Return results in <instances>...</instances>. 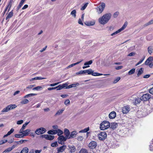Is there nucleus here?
Returning <instances> with one entry per match:
<instances>
[{"mask_svg": "<svg viewBox=\"0 0 153 153\" xmlns=\"http://www.w3.org/2000/svg\"><path fill=\"white\" fill-rule=\"evenodd\" d=\"M111 16V14L110 13H106L99 19L98 21L100 24L104 25L108 22Z\"/></svg>", "mask_w": 153, "mask_h": 153, "instance_id": "f257e3e1", "label": "nucleus"}, {"mask_svg": "<svg viewBox=\"0 0 153 153\" xmlns=\"http://www.w3.org/2000/svg\"><path fill=\"white\" fill-rule=\"evenodd\" d=\"M110 124L108 121H104L102 122L100 126V128L101 130H104L110 127Z\"/></svg>", "mask_w": 153, "mask_h": 153, "instance_id": "f03ea898", "label": "nucleus"}, {"mask_svg": "<svg viewBox=\"0 0 153 153\" xmlns=\"http://www.w3.org/2000/svg\"><path fill=\"white\" fill-rule=\"evenodd\" d=\"M100 4V5L95 8V9L97 10V13L99 14L102 13L105 7V4L104 3L101 2Z\"/></svg>", "mask_w": 153, "mask_h": 153, "instance_id": "7ed1b4c3", "label": "nucleus"}, {"mask_svg": "<svg viewBox=\"0 0 153 153\" xmlns=\"http://www.w3.org/2000/svg\"><path fill=\"white\" fill-rule=\"evenodd\" d=\"M17 107V105L15 104H11L7 105L6 107L3 109L2 112H7Z\"/></svg>", "mask_w": 153, "mask_h": 153, "instance_id": "20e7f679", "label": "nucleus"}, {"mask_svg": "<svg viewBox=\"0 0 153 153\" xmlns=\"http://www.w3.org/2000/svg\"><path fill=\"white\" fill-rule=\"evenodd\" d=\"M151 95L148 93L143 94L140 97L141 100L143 101H149L151 97Z\"/></svg>", "mask_w": 153, "mask_h": 153, "instance_id": "39448f33", "label": "nucleus"}, {"mask_svg": "<svg viewBox=\"0 0 153 153\" xmlns=\"http://www.w3.org/2000/svg\"><path fill=\"white\" fill-rule=\"evenodd\" d=\"M98 135L99 139L101 140H105L107 136L106 133L104 131L101 132Z\"/></svg>", "mask_w": 153, "mask_h": 153, "instance_id": "423d86ee", "label": "nucleus"}, {"mask_svg": "<svg viewBox=\"0 0 153 153\" xmlns=\"http://www.w3.org/2000/svg\"><path fill=\"white\" fill-rule=\"evenodd\" d=\"M46 131V129L42 127L37 128L35 131V133L37 135L42 134Z\"/></svg>", "mask_w": 153, "mask_h": 153, "instance_id": "0eeeda50", "label": "nucleus"}, {"mask_svg": "<svg viewBox=\"0 0 153 153\" xmlns=\"http://www.w3.org/2000/svg\"><path fill=\"white\" fill-rule=\"evenodd\" d=\"M91 69H89L88 70H82V71H80L79 72H77L76 74L77 75H79V74H88L90 75V74H91Z\"/></svg>", "mask_w": 153, "mask_h": 153, "instance_id": "6e6552de", "label": "nucleus"}, {"mask_svg": "<svg viewBox=\"0 0 153 153\" xmlns=\"http://www.w3.org/2000/svg\"><path fill=\"white\" fill-rule=\"evenodd\" d=\"M40 137L44 138L46 139L50 140H52L54 138V137L53 135H48V134L42 135L40 136Z\"/></svg>", "mask_w": 153, "mask_h": 153, "instance_id": "1a4fd4ad", "label": "nucleus"}, {"mask_svg": "<svg viewBox=\"0 0 153 153\" xmlns=\"http://www.w3.org/2000/svg\"><path fill=\"white\" fill-rule=\"evenodd\" d=\"M97 146L96 142L94 141H91L89 144L88 146L90 149H95Z\"/></svg>", "mask_w": 153, "mask_h": 153, "instance_id": "9d476101", "label": "nucleus"}, {"mask_svg": "<svg viewBox=\"0 0 153 153\" xmlns=\"http://www.w3.org/2000/svg\"><path fill=\"white\" fill-rule=\"evenodd\" d=\"M66 146L65 145H63L59 148H57V152L56 153H59V152H62L65 151L66 149Z\"/></svg>", "mask_w": 153, "mask_h": 153, "instance_id": "9b49d317", "label": "nucleus"}, {"mask_svg": "<svg viewBox=\"0 0 153 153\" xmlns=\"http://www.w3.org/2000/svg\"><path fill=\"white\" fill-rule=\"evenodd\" d=\"M122 110L123 114H126L130 111V108L128 106H126L123 107Z\"/></svg>", "mask_w": 153, "mask_h": 153, "instance_id": "f8f14e48", "label": "nucleus"}, {"mask_svg": "<svg viewBox=\"0 0 153 153\" xmlns=\"http://www.w3.org/2000/svg\"><path fill=\"white\" fill-rule=\"evenodd\" d=\"M116 116V112L115 111H112L109 114V117L110 119H113Z\"/></svg>", "mask_w": 153, "mask_h": 153, "instance_id": "ddd939ff", "label": "nucleus"}, {"mask_svg": "<svg viewBox=\"0 0 153 153\" xmlns=\"http://www.w3.org/2000/svg\"><path fill=\"white\" fill-rule=\"evenodd\" d=\"M68 85V84L66 83H64L62 85H60L58 86V89H57V90H60L62 88L66 87Z\"/></svg>", "mask_w": 153, "mask_h": 153, "instance_id": "4468645a", "label": "nucleus"}, {"mask_svg": "<svg viewBox=\"0 0 153 153\" xmlns=\"http://www.w3.org/2000/svg\"><path fill=\"white\" fill-rule=\"evenodd\" d=\"M64 134L66 137V138H68V139H69V135H70V132L68 129L67 128H65L64 129Z\"/></svg>", "mask_w": 153, "mask_h": 153, "instance_id": "2eb2a0df", "label": "nucleus"}, {"mask_svg": "<svg viewBox=\"0 0 153 153\" xmlns=\"http://www.w3.org/2000/svg\"><path fill=\"white\" fill-rule=\"evenodd\" d=\"M77 134V132L75 131H74L72 132L70 135L69 136V139L74 138L75 137V136Z\"/></svg>", "mask_w": 153, "mask_h": 153, "instance_id": "dca6fc26", "label": "nucleus"}, {"mask_svg": "<svg viewBox=\"0 0 153 153\" xmlns=\"http://www.w3.org/2000/svg\"><path fill=\"white\" fill-rule=\"evenodd\" d=\"M118 126V124L115 123H111L110 126L113 130L115 129Z\"/></svg>", "mask_w": 153, "mask_h": 153, "instance_id": "f3484780", "label": "nucleus"}, {"mask_svg": "<svg viewBox=\"0 0 153 153\" xmlns=\"http://www.w3.org/2000/svg\"><path fill=\"white\" fill-rule=\"evenodd\" d=\"M68 138H66V137H65L63 135H61L59 136L58 138V139L59 140H60L63 141H65Z\"/></svg>", "mask_w": 153, "mask_h": 153, "instance_id": "a211bd4d", "label": "nucleus"}, {"mask_svg": "<svg viewBox=\"0 0 153 153\" xmlns=\"http://www.w3.org/2000/svg\"><path fill=\"white\" fill-rule=\"evenodd\" d=\"M13 10H12L11 12L9 13L8 15L6 17V19L8 21L9 19L10 18L13 16Z\"/></svg>", "mask_w": 153, "mask_h": 153, "instance_id": "6ab92c4d", "label": "nucleus"}, {"mask_svg": "<svg viewBox=\"0 0 153 153\" xmlns=\"http://www.w3.org/2000/svg\"><path fill=\"white\" fill-rule=\"evenodd\" d=\"M36 95L37 94L31 93L25 95L24 97V98H27L33 96H36Z\"/></svg>", "mask_w": 153, "mask_h": 153, "instance_id": "aec40b11", "label": "nucleus"}, {"mask_svg": "<svg viewBox=\"0 0 153 153\" xmlns=\"http://www.w3.org/2000/svg\"><path fill=\"white\" fill-rule=\"evenodd\" d=\"M45 78H42L41 77H36L34 78H33L30 80V81H32L35 80H41L45 79Z\"/></svg>", "mask_w": 153, "mask_h": 153, "instance_id": "412c9836", "label": "nucleus"}, {"mask_svg": "<svg viewBox=\"0 0 153 153\" xmlns=\"http://www.w3.org/2000/svg\"><path fill=\"white\" fill-rule=\"evenodd\" d=\"M69 148L70 149V152L72 153L74 152L76 150L75 147L74 146H69Z\"/></svg>", "mask_w": 153, "mask_h": 153, "instance_id": "4be33fe9", "label": "nucleus"}, {"mask_svg": "<svg viewBox=\"0 0 153 153\" xmlns=\"http://www.w3.org/2000/svg\"><path fill=\"white\" fill-rule=\"evenodd\" d=\"M30 129H27L25 130L24 131V132L23 133V134L24 135V136H27L28 134L30 132Z\"/></svg>", "mask_w": 153, "mask_h": 153, "instance_id": "5701e85b", "label": "nucleus"}, {"mask_svg": "<svg viewBox=\"0 0 153 153\" xmlns=\"http://www.w3.org/2000/svg\"><path fill=\"white\" fill-rule=\"evenodd\" d=\"M64 110V109L62 108L61 110H58L56 113L55 114V116H56L57 115H59L61 114Z\"/></svg>", "mask_w": 153, "mask_h": 153, "instance_id": "b1692460", "label": "nucleus"}, {"mask_svg": "<svg viewBox=\"0 0 153 153\" xmlns=\"http://www.w3.org/2000/svg\"><path fill=\"white\" fill-rule=\"evenodd\" d=\"M29 151V149L27 147L24 148L21 151L20 153H27Z\"/></svg>", "mask_w": 153, "mask_h": 153, "instance_id": "393cba45", "label": "nucleus"}, {"mask_svg": "<svg viewBox=\"0 0 153 153\" xmlns=\"http://www.w3.org/2000/svg\"><path fill=\"white\" fill-rule=\"evenodd\" d=\"M143 69L142 68H140L138 71L137 74V76H140L141 74H143Z\"/></svg>", "mask_w": 153, "mask_h": 153, "instance_id": "a878e982", "label": "nucleus"}, {"mask_svg": "<svg viewBox=\"0 0 153 153\" xmlns=\"http://www.w3.org/2000/svg\"><path fill=\"white\" fill-rule=\"evenodd\" d=\"M25 0H21L19 5L17 7V10H18L22 7Z\"/></svg>", "mask_w": 153, "mask_h": 153, "instance_id": "bb28decb", "label": "nucleus"}, {"mask_svg": "<svg viewBox=\"0 0 153 153\" xmlns=\"http://www.w3.org/2000/svg\"><path fill=\"white\" fill-rule=\"evenodd\" d=\"M153 24V19L151 20L150 21H149L148 23L145 24L143 25L144 27H145L149 25H152Z\"/></svg>", "mask_w": 153, "mask_h": 153, "instance_id": "cd10ccee", "label": "nucleus"}, {"mask_svg": "<svg viewBox=\"0 0 153 153\" xmlns=\"http://www.w3.org/2000/svg\"><path fill=\"white\" fill-rule=\"evenodd\" d=\"M148 51L149 53L151 55L153 51V48L152 46L149 47L148 48Z\"/></svg>", "mask_w": 153, "mask_h": 153, "instance_id": "c85d7f7f", "label": "nucleus"}, {"mask_svg": "<svg viewBox=\"0 0 153 153\" xmlns=\"http://www.w3.org/2000/svg\"><path fill=\"white\" fill-rule=\"evenodd\" d=\"M85 24L87 26H90L93 25H94L95 22H85Z\"/></svg>", "mask_w": 153, "mask_h": 153, "instance_id": "c756f323", "label": "nucleus"}, {"mask_svg": "<svg viewBox=\"0 0 153 153\" xmlns=\"http://www.w3.org/2000/svg\"><path fill=\"white\" fill-rule=\"evenodd\" d=\"M56 130H50L48 131V133L49 134H56Z\"/></svg>", "mask_w": 153, "mask_h": 153, "instance_id": "7c9ffc66", "label": "nucleus"}, {"mask_svg": "<svg viewBox=\"0 0 153 153\" xmlns=\"http://www.w3.org/2000/svg\"><path fill=\"white\" fill-rule=\"evenodd\" d=\"M56 134L57 133V135L58 136H60V135L62 134H63V132L60 129H58L57 130H56Z\"/></svg>", "mask_w": 153, "mask_h": 153, "instance_id": "2f4dec72", "label": "nucleus"}, {"mask_svg": "<svg viewBox=\"0 0 153 153\" xmlns=\"http://www.w3.org/2000/svg\"><path fill=\"white\" fill-rule=\"evenodd\" d=\"M76 10H74L71 12V15L75 18L76 16Z\"/></svg>", "mask_w": 153, "mask_h": 153, "instance_id": "473e14b6", "label": "nucleus"}, {"mask_svg": "<svg viewBox=\"0 0 153 153\" xmlns=\"http://www.w3.org/2000/svg\"><path fill=\"white\" fill-rule=\"evenodd\" d=\"M127 23L126 22H125L122 27L120 29H119L121 32L127 26Z\"/></svg>", "mask_w": 153, "mask_h": 153, "instance_id": "72a5a7b5", "label": "nucleus"}, {"mask_svg": "<svg viewBox=\"0 0 153 153\" xmlns=\"http://www.w3.org/2000/svg\"><path fill=\"white\" fill-rule=\"evenodd\" d=\"M43 88L41 86H38L36 87H35L33 88V90H36V91H39L41 89H42Z\"/></svg>", "mask_w": 153, "mask_h": 153, "instance_id": "f704fd0d", "label": "nucleus"}, {"mask_svg": "<svg viewBox=\"0 0 153 153\" xmlns=\"http://www.w3.org/2000/svg\"><path fill=\"white\" fill-rule=\"evenodd\" d=\"M29 102V101L27 99H25L22 100L21 102V103L22 104H25L28 103Z\"/></svg>", "mask_w": 153, "mask_h": 153, "instance_id": "c9c22d12", "label": "nucleus"}, {"mask_svg": "<svg viewBox=\"0 0 153 153\" xmlns=\"http://www.w3.org/2000/svg\"><path fill=\"white\" fill-rule=\"evenodd\" d=\"M135 69L133 68L129 71L128 72V74L129 75H131L134 74V73L135 72Z\"/></svg>", "mask_w": 153, "mask_h": 153, "instance_id": "e433bc0d", "label": "nucleus"}, {"mask_svg": "<svg viewBox=\"0 0 153 153\" xmlns=\"http://www.w3.org/2000/svg\"><path fill=\"white\" fill-rule=\"evenodd\" d=\"M93 62V61L92 60L89 61L87 62H85L84 64L85 65H91Z\"/></svg>", "mask_w": 153, "mask_h": 153, "instance_id": "4c0bfd02", "label": "nucleus"}, {"mask_svg": "<svg viewBox=\"0 0 153 153\" xmlns=\"http://www.w3.org/2000/svg\"><path fill=\"white\" fill-rule=\"evenodd\" d=\"M88 3H86L83 6H82L81 8H80V10H84L85 8H86V7H87V6H88Z\"/></svg>", "mask_w": 153, "mask_h": 153, "instance_id": "58836bf2", "label": "nucleus"}, {"mask_svg": "<svg viewBox=\"0 0 153 153\" xmlns=\"http://www.w3.org/2000/svg\"><path fill=\"white\" fill-rule=\"evenodd\" d=\"M15 137L16 138H22L24 137V135L22 134H16L15 135Z\"/></svg>", "mask_w": 153, "mask_h": 153, "instance_id": "ea45409f", "label": "nucleus"}, {"mask_svg": "<svg viewBox=\"0 0 153 153\" xmlns=\"http://www.w3.org/2000/svg\"><path fill=\"white\" fill-rule=\"evenodd\" d=\"M79 153H88V152L85 149H82L79 151Z\"/></svg>", "mask_w": 153, "mask_h": 153, "instance_id": "a19ab883", "label": "nucleus"}, {"mask_svg": "<svg viewBox=\"0 0 153 153\" xmlns=\"http://www.w3.org/2000/svg\"><path fill=\"white\" fill-rule=\"evenodd\" d=\"M120 32H121V31H120V30L119 29L117 30V31L113 33H112L111 34V36H114L115 35H117V34H118V33H120Z\"/></svg>", "mask_w": 153, "mask_h": 153, "instance_id": "79ce46f5", "label": "nucleus"}, {"mask_svg": "<svg viewBox=\"0 0 153 153\" xmlns=\"http://www.w3.org/2000/svg\"><path fill=\"white\" fill-rule=\"evenodd\" d=\"M89 130V128L88 127L85 128L83 130H82L79 131L80 132H86L88 131Z\"/></svg>", "mask_w": 153, "mask_h": 153, "instance_id": "37998d69", "label": "nucleus"}, {"mask_svg": "<svg viewBox=\"0 0 153 153\" xmlns=\"http://www.w3.org/2000/svg\"><path fill=\"white\" fill-rule=\"evenodd\" d=\"M58 146V144L57 142H55L54 143H53L51 144V146L53 147H56Z\"/></svg>", "mask_w": 153, "mask_h": 153, "instance_id": "c03bdc74", "label": "nucleus"}, {"mask_svg": "<svg viewBox=\"0 0 153 153\" xmlns=\"http://www.w3.org/2000/svg\"><path fill=\"white\" fill-rule=\"evenodd\" d=\"M12 149L10 147H9L6 149L3 152L4 153L5 152H9L12 150Z\"/></svg>", "mask_w": 153, "mask_h": 153, "instance_id": "a18cd8bd", "label": "nucleus"}, {"mask_svg": "<svg viewBox=\"0 0 153 153\" xmlns=\"http://www.w3.org/2000/svg\"><path fill=\"white\" fill-rule=\"evenodd\" d=\"M14 131V130L13 128H11V129L10 130L7 132V134H8L9 135L11 134L12 133H13V132Z\"/></svg>", "mask_w": 153, "mask_h": 153, "instance_id": "49530a36", "label": "nucleus"}, {"mask_svg": "<svg viewBox=\"0 0 153 153\" xmlns=\"http://www.w3.org/2000/svg\"><path fill=\"white\" fill-rule=\"evenodd\" d=\"M7 142V140H1L0 141V145L3 144L4 143H6Z\"/></svg>", "mask_w": 153, "mask_h": 153, "instance_id": "de8ad7c7", "label": "nucleus"}, {"mask_svg": "<svg viewBox=\"0 0 153 153\" xmlns=\"http://www.w3.org/2000/svg\"><path fill=\"white\" fill-rule=\"evenodd\" d=\"M140 100H140V98L137 99H136L135 102V104L136 105L138 103H139L140 102Z\"/></svg>", "mask_w": 153, "mask_h": 153, "instance_id": "09e8293b", "label": "nucleus"}, {"mask_svg": "<svg viewBox=\"0 0 153 153\" xmlns=\"http://www.w3.org/2000/svg\"><path fill=\"white\" fill-rule=\"evenodd\" d=\"M91 74H90V75H92L94 76H97V75H96L97 73L96 72H94V71L92 70V69H91Z\"/></svg>", "mask_w": 153, "mask_h": 153, "instance_id": "8fccbe9b", "label": "nucleus"}, {"mask_svg": "<svg viewBox=\"0 0 153 153\" xmlns=\"http://www.w3.org/2000/svg\"><path fill=\"white\" fill-rule=\"evenodd\" d=\"M58 86H56L55 87L48 88V89L49 91H51V90L55 89H58Z\"/></svg>", "mask_w": 153, "mask_h": 153, "instance_id": "3c124183", "label": "nucleus"}, {"mask_svg": "<svg viewBox=\"0 0 153 153\" xmlns=\"http://www.w3.org/2000/svg\"><path fill=\"white\" fill-rule=\"evenodd\" d=\"M11 3H9V4L7 6V7L5 9L4 11V13H5V12L7 11V9L8 8H9L10 9V7L11 6Z\"/></svg>", "mask_w": 153, "mask_h": 153, "instance_id": "603ef678", "label": "nucleus"}, {"mask_svg": "<svg viewBox=\"0 0 153 153\" xmlns=\"http://www.w3.org/2000/svg\"><path fill=\"white\" fill-rule=\"evenodd\" d=\"M120 79V77H117L116 79L114 80V83H116Z\"/></svg>", "mask_w": 153, "mask_h": 153, "instance_id": "864d4df0", "label": "nucleus"}, {"mask_svg": "<svg viewBox=\"0 0 153 153\" xmlns=\"http://www.w3.org/2000/svg\"><path fill=\"white\" fill-rule=\"evenodd\" d=\"M147 61H149L150 62L152 61L153 60V58L152 56L149 57L147 59Z\"/></svg>", "mask_w": 153, "mask_h": 153, "instance_id": "5fc2aeb1", "label": "nucleus"}, {"mask_svg": "<svg viewBox=\"0 0 153 153\" xmlns=\"http://www.w3.org/2000/svg\"><path fill=\"white\" fill-rule=\"evenodd\" d=\"M79 85V84L78 83H76L75 84H71L72 88L78 86Z\"/></svg>", "mask_w": 153, "mask_h": 153, "instance_id": "6e6d98bb", "label": "nucleus"}, {"mask_svg": "<svg viewBox=\"0 0 153 153\" xmlns=\"http://www.w3.org/2000/svg\"><path fill=\"white\" fill-rule=\"evenodd\" d=\"M119 12H115L113 15L114 17L115 18H116L117 17V16L119 15Z\"/></svg>", "mask_w": 153, "mask_h": 153, "instance_id": "4d7b16f0", "label": "nucleus"}, {"mask_svg": "<svg viewBox=\"0 0 153 153\" xmlns=\"http://www.w3.org/2000/svg\"><path fill=\"white\" fill-rule=\"evenodd\" d=\"M60 83V82H58L53 83V84H50V85H49L51 86H55L56 85H58Z\"/></svg>", "mask_w": 153, "mask_h": 153, "instance_id": "13d9d810", "label": "nucleus"}, {"mask_svg": "<svg viewBox=\"0 0 153 153\" xmlns=\"http://www.w3.org/2000/svg\"><path fill=\"white\" fill-rule=\"evenodd\" d=\"M70 103V100H66L64 102V103L65 105H67L68 104H69Z\"/></svg>", "mask_w": 153, "mask_h": 153, "instance_id": "bf43d9fd", "label": "nucleus"}, {"mask_svg": "<svg viewBox=\"0 0 153 153\" xmlns=\"http://www.w3.org/2000/svg\"><path fill=\"white\" fill-rule=\"evenodd\" d=\"M83 138L82 136H79L77 137V140L78 141H81L82 140Z\"/></svg>", "mask_w": 153, "mask_h": 153, "instance_id": "052dcab7", "label": "nucleus"}, {"mask_svg": "<svg viewBox=\"0 0 153 153\" xmlns=\"http://www.w3.org/2000/svg\"><path fill=\"white\" fill-rule=\"evenodd\" d=\"M23 121L22 120H19L17 121V124L18 125H20L23 123Z\"/></svg>", "mask_w": 153, "mask_h": 153, "instance_id": "680f3d73", "label": "nucleus"}, {"mask_svg": "<svg viewBox=\"0 0 153 153\" xmlns=\"http://www.w3.org/2000/svg\"><path fill=\"white\" fill-rule=\"evenodd\" d=\"M123 68V66H118L116 67L115 68L117 70L121 69Z\"/></svg>", "mask_w": 153, "mask_h": 153, "instance_id": "e2e57ef3", "label": "nucleus"}, {"mask_svg": "<svg viewBox=\"0 0 153 153\" xmlns=\"http://www.w3.org/2000/svg\"><path fill=\"white\" fill-rule=\"evenodd\" d=\"M149 92L151 94H153V87L149 90Z\"/></svg>", "mask_w": 153, "mask_h": 153, "instance_id": "0e129e2a", "label": "nucleus"}, {"mask_svg": "<svg viewBox=\"0 0 153 153\" xmlns=\"http://www.w3.org/2000/svg\"><path fill=\"white\" fill-rule=\"evenodd\" d=\"M75 65V63H73L72 64H71L69 65L68 67H67V68H70L71 67H72L74 66Z\"/></svg>", "mask_w": 153, "mask_h": 153, "instance_id": "69168bd1", "label": "nucleus"}, {"mask_svg": "<svg viewBox=\"0 0 153 153\" xmlns=\"http://www.w3.org/2000/svg\"><path fill=\"white\" fill-rule=\"evenodd\" d=\"M28 7V5L27 4L25 5L24 7L22 8V10H24L27 8Z\"/></svg>", "mask_w": 153, "mask_h": 153, "instance_id": "338daca9", "label": "nucleus"}, {"mask_svg": "<svg viewBox=\"0 0 153 153\" xmlns=\"http://www.w3.org/2000/svg\"><path fill=\"white\" fill-rule=\"evenodd\" d=\"M150 76V74H146L145 75H144L143 76V78H147L149 77Z\"/></svg>", "mask_w": 153, "mask_h": 153, "instance_id": "774afa93", "label": "nucleus"}]
</instances>
